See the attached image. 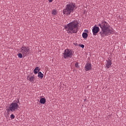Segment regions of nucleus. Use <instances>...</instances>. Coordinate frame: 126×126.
<instances>
[{
    "instance_id": "obj_22",
    "label": "nucleus",
    "mask_w": 126,
    "mask_h": 126,
    "mask_svg": "<svg viewBox=\"0 0 126 126\" xmlns=\"http://www.w3.org/2000/svg\"><path fill=\"white\" fill-rule=\"evenodd\" d=\"M75 45H77V44H75Z\"/></svg>"
},
{
    "instance_id": "obj_1",
    "label": "nucleus",
    "mask_w": 126,
    "mask_h": 126,
    "mask_svg": "<svg viewBox=\"0 0 126 126\" xmlns=\"http://www.w3.org/2000/svg\"><path fill=\"white\" fill-rule=\"evenodd\" d=\"M98 26L101 30L99 34L102 37L108 36L114 33V29L106 21L103 20L101 21L98 24Z\"/></svg>"
},
{
    "instance_id": "obj_16",
    "label": "nucleus",
    "mask_w": 126,
    "mask_h": 126,
    "mask_svg": "<svg viewBox=\"0 0 126 126\" xmlns=\"http://www.w3.org/2000/svg\"><path fill=\"white\" fill-rule=\"evenodd\" d=\"M75 66L76 68H79V63L78 62L76 63H75Z\"/></svg>"
},
{
    "instance_id": "obj_3",
    "label": "nucleus",
    "mask_w": 126,
    "mask_h": 126,
    "mask_svg": "<svg viewBox=\"0 0 126 126\" xmlns=\"http://www.w3.org/2000/svg\"><path fill=\"white\" fill-rule=\"evenodd\" d=\"M76 4L73 2H69L66 5L65 9H63V14L69 16L71 12L76 10Z\"/></svg>"
},
{
    "instance_id": "obj_7",
    "label": "nucleus",
    "mask_w": 126,
    "mask_h": 126,
    "mask_svg": "<svg viewBox=\"0 0 126 126\" xmlns=\"http://www.w3.org/2000/svg\"><path fill=\"white\" fill-rule=\"evenodd\" d=\"M99 31L100 29L98 27L94 26L92 30L93 35L96 36V34L99 32Z\"/></svg>"
},
{
    "instance_id": "obj_19",
    "label": "nucleus",
    "mask_w": 126,
    "mask_h": 126,
    "mask_svg": "<svg viewBox=\"0 0 126 126\" xmlns=\"http://www.w3.org/2000/svg\"><path fill=\"white\" fill-rule=\"evenodd\" d=\"M80 47H81L82 48H84L85 47V45L84 44H81L80 45Z\"/></svg>"
},
{
    "instance_id": "obj_5",
    "label": "nucleus",
    "mask_w": 126,
    "mask_h": 126,
    "mask_svg": "<svg viewBox=\"0 0 126 126\" xmlns=\"http://www.w3.org/2000/svg\"><path fill=\"white\" fill-rule=\"evenodd\" d=\"M73 55V51L70 49H66L63 53V56L64 59H70Z\"/></svg>"
},
{
    "instance_id": "obj_4",
    "label": "nucleus",
    "mask_w": 126,
    "mask_h": 126,
    "mask_svg": "<svg viewBox=\"0 0 126 126\" xmlns=\"http://www.w3.org/2000/svg\"><path fill=\"white\" fill-rule=\"evenodd\" d=\"M19 102V99H17V100H14L12 103H11L9 106V111L11 112L16 111L19 107V105L18 104Z\"/></svg>"
},
{
    "instance_id": "obj_13",
    "label": "nucleus",
    "mask_w": 126,
    "mask_h": 126,
    "mask_svg": "<svg viewBox=\"0 0 126 126\" xmlns=\"http://www.w3.org/2000/svg\"><path fill=\"white\" fill-rule=\"evenodd\" d=\"M82 37L84 39H86L88 37V34L87 32H83L82 33Z\"/></svg>"
},
{
    "instance_id": "obj_6",
    "label": "nucleus",
    "mask_w": 126,
    "mask_h": 126,
    "mask_svg": "<svg viewBox=\"0 0 126 126\" xmlns=\"http://www.w3.org/2000/svg\"><path fill=\"white\" fill-rule=\"evenodd\" d=\"M20 52L23 56H26L30 54V49L29 47H26L23 45L21 48Z\"/></svg>"
},
{
    "instance_id": "obj_11",
    "label": "nucleus",
    "mask_w": 126,
    "mask_h": 126,
    "mask_svg": "<svg viewBox=\"0 0 126 126\" xmlns=\"http://www.w3.org/2000/svg\"><path fill=\"white\" fill-rule=\"evenodd\" d=\"M43 77H44V74L41 71L38 72V77L42 79H43Z\"/></svg>"
},
{
    "instance_id": "obj_9",
    "label": "nucleus",
    "mask_w": 126,
    "mask_h": 126,
    "mask_svg": "<svg viewBox=\"0 0 126 126\" xmlns=\"http://www.w3.org/2000/svg\"><path fill=\"white\" fill-rule=\"evenodd\" d=\"M112 64V60L109 59L106 61L105 65L107 69H109V68H110Z\"/></svg>"
},
{
    "instance_id": "obj_2",
    "label": "nucleus",
    "mask_w": 126,
    "mask_h": 126,
    "mask_svg": "<svg viewBox=\"0 0 126 126\" xmlns=\"http://www.w3.org/2000/svg\"><path fill=\"white\" fill-rule=\"evenodd\" d=\"M79 22L77 20H75L72 22L67 24L65 27L64 29L67 33L75 34L78 32V26Z\"/></svg>"
},
{
    "instance_id": "obj_10",
    "label": "nucleus",
    "mask_w": 126,
    "mask_h": 126,
    "mask_svg": "<svg viewBox=\"0 0 126 126\" xmlns=\"http://www.w3.org/2000/svg\"><path fill=\"white\" fill-rule=\"evenodd\" d=\"M40 71V68L38 66L35 67V68L34 69V74H37Z\"/></svg>"
},
{
    "instance_id": "obj_21",
    "label": "nucleus",
    "mask_w": 126,
    "mask_h": 126,
    "mask_svg": "<svg viewBox=\"0 0 126 126\" xmlns=\"http://www.w3.org/2000/svg\"><path fill=\"white\" fill-rule=\"evenodd\" d=\"M84 32H87V33H88V32H89V31H88V30H84Z\"/></svg>"
},
{
    "instance_id": "obj_15",
    "label": "nucleus",
    "mask_w": 126,
    "mask_h": 126,
    "mask_svg": "<svg viewBox=\"0 0 126 126\" xmlns=\"http://www.w3.org/2000/svg\"><path fill=\"white\" fill-rule=\"evenodd\" d=\"M52 14L56 16L57 14V11L56 10H53L52 12Z\"/></svg>"
},
{
    "instance_id": "obj_17",
    "label": "nucleus",
    "mask_w": 126,
    "mask_h": 126,
    "mask_svg": "<svg viewBox=\"0 0 126 126\" xmlns=\"http://www.w3.org/2000/svg\"><path fill=\"white\" fill-rule=\"evenodd\" d=\"M10 118L11 119H14L15 118V115L13 114H12L10 115Z\"/></svg>"
},
{
    "instance_id": "obj_18",
    "label": "nucleus",
    "mask_w": 126,
    "mask_h": 126,
    "mask_svg": "<svg viewBox=\"0 0 126 126\" xmlns=\"http://www.w3.org/2000/svg\"><path fill=\"white\" fill-rule=\"evenodd\" d=\"M18 57L19 58L21 59V58H22V57H23V55H22L21 53H19V54H18Z\"/></svg>"
},
{
    "instance_id": "obj_14",
    "label": "nucleus",
    "mask_w": 126,
    "mask_h": 126,
    "mask_svg": "<svg viewBox=\"0 0 126 126\" xmlns=\"http://www.w3.org/2000/svg\"><path fill=\"white\" fill-rule=\"evenodd\" d=\"M35 78V77H34V76H31L30 78H29V81L30 82H31V83H33L34 82V79Z\"/></svg>"
},
{
    "instance_id": "obj_20",
    "label": "nucleus",
    "mask_w": 126,
    "mask_h": 126,
    "mask_svg": "<svg viewBox=\"0 0 126 126\" xmlns=\"http://www.w3.org/2000/svg\"><path fill=\"white\" fill-rule=\"evenodd\" d=\"M49 3H51L53 2V0H48Z\"/></svg>"
},
{
    "instance_id": "obj_8",
    "label": "nucleus",
    "mask_w": 126,
    "mask_h": 126,
    "mask_svg": "<svg viewBox=\"0 0 126 126\" xmlns=\"http://www.w3.org/2000/svg\"><path fill=\"white\" fill-rule=\"evenodd\" d=\"M92 68V65L90 63H86L85 66V70L86 71H90Z\"/></svg>"
},
{
    "instance_id": "obj_12",
    "label": "nucleus",
    "mask_w": 126,
    "mask_h": 126,
    "mask_svg": "<svg viewBox=\"0 0 126 126\" xmlns=\"http://www.w3.org/2000/svg\"><path fill=\"white\" fill-rule=\"evenodd\" d=\"M46 102V99L44 97H42L40 99V103L41 104H45Z\"/></svg>"
}]
</instances>
